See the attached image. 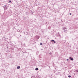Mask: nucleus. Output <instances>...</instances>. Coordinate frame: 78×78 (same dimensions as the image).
<instances>
[{"mask_svg":"<svg viewBox=\"0 0 78 78\" xmlns=\"http://www.w3.org/2000/svg\"><path fill=\"white\" fill-rule=\"evenodd\" d=\"M67 29V28L66 27H63L62 28V30H64V32H65V33H66L67 32V30H66Z\"/></svg>","mask_w":78,"mask_h":78,"instance_id":"1","label":"nucleus"},{"mask_svg":"<svg viewBox=\"0 0 78 78\" xmlns=\"http://www.w3.org/2000/svg\"><path fill=\"white\" fill-rule=\"evenodd\" d=\"M4 10H6L8 9V6L6 5H4Z\"/></svg>","mask_w":78,"mask_h":78,"instance_id":"2","label":"nucleus"},{"mask_svg":"<svg viewBox=\"0 0 78 78\" xmlns=\"http://www.w3.org/2000/svg\"><path fill=\"white\" fill-rule=\"evenodd\" d=\"M17 68L18 69H19L20 68V66H17Z\"/></svg>","mask_w":78,"mask_h":78,"instance_id":"3","label":"nucleus"},{"mask_svg":"<svg viewBox=\"0 0 78 78\" xmlns=\"http://www.w3.org/2000/svg\"><path fill=\"white\" fill-rule=\"evenodd\" d=\"M51 41L52 42H54V43H56V41H55L54 40H51Z\"/></svg>","mask_w":78,"mask_h":78,"instance_id":"4","label":"nucleus"},{"mask_svg":"<svg viewBox=\"0 0 78 78\" xmlns=\"http://www.w3.org/2000/svg\"><path fill=\"white\" fill-rule=\"evenodd\" d=\"M70 59L71 61H73V58H71Z\"/></svg>","mask_w":78,"mask_h":78,"instance_id":"5","label":"nucleus"},{"mask_svg":"<svg viewBox=\"0 0 78 78\" xmlns=\"http://www.w3.org/2000/svg\"><path fill=\"white\" fill-rule=\"evenodd\" d=\"M35 70H38V68H36L35 69Z\"/></svg>","mask_w":78,"mask_h":78,"instance_id":"6","label":"nucleus"},{"mask_svg":"<svg viewBox=\"0 0 78 78\" xmlns=\"http://www.w3.org/2000/svg\"><path fill=\"white\" fill-rule=\"evenodd\" d=\"M35 78V76H32V77H31V78Z\"/></svg>","mask_w":78,"mask_h":78,"instance_id":"7","label":"nucleus"},{"mask_svg":"<svg viewBox=\"0 0 78 78\" xmlns=\"http://www.w3.org/2000/svg\"><path fill=\"white\" fill-rule=\"evenodd\" d=\"M68 77H69V78H70V77H71V76H68Z\"/></svg>","mask_w":78,"mask_h":78,"instance_id":"8","label":"nucleus"},{"mask_svg":"<svg viewBox=\"0 0 78 78\" xmlns=\"http://www.w3.org/2000/svg\"><path fill=\"white\" fill-rule=\"evenodd\" d=\"M40 45H42V43H40Z\"/></svg>","mask_w":78,"mask_h":78,"instance_id":"9","label":"nucleus"},{"mask_svg":"<svg viewBox=\"0 0 78 78\" xmlns=\"http://www.w3.org/2000/svg\"><path fill=\"white\" fill-rule=\"evenodd\" d=\"M72 58H71V57H69V59H71Z\"/></svg>","mask_w":78,"mask_h":78,"instance_id":"10","label":"nucleus"},{"mask_svg":"<svg viewBox=\"0 0 78 78\" xmlns=\"http://www.w3.org/2000/svg\"><path fill=\"white\" fill-rule=\"evenodd\" d=\"M69 14H70V15H72V13H69Z\"/></svg>","mask_w":78,"mask_h":78,"instance_id":"11","label":"nucleus"},{"mask_svg":"<svg viewBox=\"0 0 78 78\" xmlns=\"http://www.w3.org/2000/svg\"><path fill=\"white\" fill-rule=\"evenodd\" d=\"M76 71H77V72H78V70H76Z\"/></svg>","mask_w":78,"mask_h":78,"instance_id":"12","label":"nucleus"},{"mask_svg":"<svg viewBox=\"0 0 78 78\" xmlns=\"http://www.w3.org/2000/svg\"><path fill=\"white\" fill-rule=\"evenodd\" d=\"M9 2H11V0H10Z\"/></svg>","mask_w":78,"mask_h":78,"instance_id":"13","label":"nucleus"},{"mask_svg":"<svg viewBox=\"0 0 78 78\" xmlns=\"http://www.w3.org/2000/svg\"><path fill=\"white\" fill-rule=\"evenodd\" d=\"M69 60V59H67L66 60L67 61Z\"/></svg>","mask_w":78,"mask_h":78,"instance_id":"14","label":"nucleus"}]
</instances>
